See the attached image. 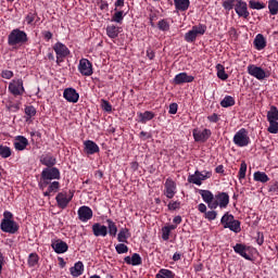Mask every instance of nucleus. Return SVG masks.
I'll use <instances>...</instances> for the list:
<instances>
[{"label":"nucleus","mask_w":278,"mask_h":278,"mask_svg":"<svg viewBox=\"0 0 278 278\" xmlns=\"http://www.w3.org/2000/svg\"><path fill=\"white\" fill-rule=\"evenodd\" d=\"M93 216L92 208L90 206L83 205L78 208V218L81 223H88Z\"/></svg>","instance_id":"17"},{"label":"nucleus","mask_w":278,"mask_h":278,"mask_svg":"<svg viewBox=\"0 0 278 278\" xmlns=\"http://www.w3.org/2000/svg\"><path fill=\"white\" fill-rule=\"evenodd\" d=\"M220 224L223 225L224 229H229L230 231H233V233H240L242 231L240 220L236 219V217L229 214V212L223 215Z\"/></svg>","instance_id":"3"},{"label":"nucleus","mask_w":278,"mask_h":278,"mask_svg":"<svg viewBox=\"0 0 278 278\" xmlns=\"http://www.w3.org/2000/svg\"><path fill=\"white\" fill-rule=\"evenodd\" d=\"M63 98L65 101H68V103H77V101H79V93L75 88H66L63 91Z\"/></svg>","instance_id":"22"},{"label":"nucleus","mask_w":278,"mask_h":278,"mask_svg":"<svg viewBox=\"0 0 278 278\" xmlns=\"http://www.w3.org/2000/svg\"><path fill=\"white\" fill-rule=\"evenodd\" d=\"M229 205V193L227 192H217L215 194V200L213 202V210L220 207V210H226Z\"/></svg>","instance_id":"9"},{"label":"nucleus","mask_w":278,"mask_h":278,"mask_svg":"<svg viewBox=\"0 0 278 278\" xmlns=\"http://www.w3.org/2000/svg\"><path fill=\"white\" fill-rule=\"evenodd\" d=\"M216 71L218 79H222V81H227V79H229V75L225 72V66L223 64H217Z\"/></svg>","instance_id":"34"},{"label":"nucleus","mask_w":278,"mask_h":278,"mask_svg":"<svg viewBox=\"0 0 278 278\" xmlns=\"http://www.w3.org/2000/svg\"><path fill=\"white\" fill-rule=\"evenodd\" d=\"M191 29H193V31L198 36H203L205 34V31H207V26L205 24H199V25L192 26Z\"/></svg>","instance_id":"40"},{"label":"nucleus","mask_w":278,"mask_h":278,"mask_svg":"<svg viewBox=\"0 0 278 278\" xmlns=\"http://www.w3.org/2000/svg\"><path fill=\"white\" fill-rule=\"evenodd\" d=\"M267 121H278V109L275 105L270 106V110L267 112Z\"/></svg>","instance_id":"38"},{"label":"nucleus","mask_w":278,"mask_h":278,"mask_svg":"<svg viewBox=\"0 0 278 278\" xmlns=\"http://www.w3.org/2000/svg\"><path fill=\"white\" fill-rule=\"evenodd\" d=\"M99 151H101V149L97 142L92 140L84 141V153H86V155H94V153H99Z\"/></svg>","instance_id":"20"},{"label":"nucleus","mask_w":278,"mask_h":278,"mask_svg":"<svg viewBox=\"0 0 278 278\" xmlns=\"http://www.w3.org/2000/svg\"><path fill=\"white\" fill-rule=\"evenodd\" d=\"M51 247L54 253H58V255H62V253H66V251H68V243L61 239L52 240Z\"/></svg>","instance_id":"18"},{"label":"nucleus","mask_w":278,"mask_h":278,"mask_svg":"<svg viewBox=\"0 0 278 278\" xmlns=\"http://www.w3.org/2000/svg\"><path fill=\"white\" fill-rule=\"evenodd\" d=\"M268 192L270 194L278 195V181L277 180L269 182V185H268Z\"/></svg>","instance_id":"50"},{"label":"nucleus","mask_w":278,"mask_h":278,"mask_svg":"<svg viewBox=\"0 0 278 278\" xmlns=\"http://www.w3.org/2000/svg\"><path fill=\"white\" fill-rule=\"evenodd\" d=\"M177 110H179V105L177 103H170L169 104V114H177Z\"/></svg>","instance_id":"62"},{"label":"nucleus","mask_w":278,"mask_h":278,"mask_svg":"<svg viewBox=\"0 0 278 278\" xmlns=\"http://www.w3.org/2000/svg\"><path fill=\"white\" fill-rule=\"evenodd\" d=\"M123 18H125V11H117L113 14L111 22L112 23H123Z\"/></svg>","instance_id":"43"},{"label":"nucleus","mask_w":278,"mask_h":278,"mask_svg":"<svg viewBox=\"0 0 278 278\" xmlns=\"http://www.w3.org/2000/svg\"><path fill=\"white\" fill-rule=\"evenodd\" d=\"M38 262H40V256L38 255V253H30L28 255L27 264L29 268L38 266Z\"/></svg>","instance_id":"35"},{"label":"nucleus","mask_w":278,"mask_h":278,"mask_svg":"<svg viewBox=\"0 0 278 278\" xmlns=\"http://www.w3.org/2000/svg\"><path fill=\"white\" fill-rule=\"evenodd\" d=\"M78 71L84 77H90V75L93 73L92 63L88 59H80Z\"/></svg>","instance_id":"13"},{"label":"nucleus","mask_w":278,"mask_h":278,"mask_svg":"<svg viewBox=\"0 0 278 278\" xmlns=\"http://www.w3.org/2000/svg\"><path fill=\"white\" fill-rule=\"evenodd\" d=\"M129 238H131V232H129V228H121L119 232L117 233V241L129 244Z\"/></svg>","instance_id":"28"},{"label":"nucleus","mask_w":278,"mask_h":278,"mask_svg":"<svg viewBox=\"0 0 278 278\" xmlns=\"http://www.w3.org/2000/svg\"><path fill=\"white\" fill-rule=\"evenodd\" d=\"M222 108H233L236 105V99L231 96H226L222 101H220Z\"/></svg>","instance_id":"36"},{"label":"nucleus","mask_w":278,"mask_h":278,"mask_svg":"<svg viewBox=\"0 0 278 278\" xmlns=\"http://www.w3.org/2000/svg\"><path fill=\"white\" fill-rule=\"evenodd\" d=\"M207 121H210V123H218V121H220V115L213 113L212 115L207 116Z\"/></svg>","instance_id":"61"},{"label":"nucleus","mask_w":278,"mask_h":278,"mask_svg":"<svg viewBox=\"0 0 278 278\" xmlns=\"http://www.w3.org/2000/svg\"><path fill=\"white\" fill-rule=\"evenodd\" d=\"M192 81H194V76L188 75V73L186 72L179 73L174 77V84L176 86H181L184 84H192Z\"/></svg>","instance_id":"19"},{"label":"nucleus","mask_w":278,"mask_h":278,"mask_svg":"<svg viewBox=\"0 0 278 278\" xmlns=\"http://www.w3.org/2000/svg\"><path fill=\"white\" fill-rule=\"evenodd\" d=\"M198 36L199 35L195 31H193V29L191 28L189 31L185 34V40L186 42H195Z\"/></svg>","instance_id":"41"},{"label":"nucleus","mask_w":278,"mask_h":278,"mask_svg":"<svg viewBox=\"0 0 278 278\" xmlns=\"http://www.w3.org/2000/svg\"><path fill=\"white\" fill-rule=\"evenodd\" d=\"M233 7H236V4L233 3V1H224L223 2V8H225V10H233Z\"/></svg>","instance_id":"64"},{"label":"nucleus","mask_w":278,"mask_h":278,"mask_svg":"<svg viewBox=\"0 0 278 278\" xmlns=\"http://www.w3.org/2000/svg\"><path fill=\"white\" fill-rule=\"evenodd\" d=\"M253 179L254 181H260V184H268V181H270V177L264 172H255Z\"/></svg>","instance_id":"33"},{"label":"nucleus","mask_w":278,"mask_h":278,"mask_svg":"<svg viewBox=\"0 0 278 278\" xmlns=\"http://www.w3.org/2000/svg\"><path fill=\"white\" fill-rule=\"evenodd\" d=\"M250 8L252 10H264V8H266V3L260 1H250Z\"/></svg>","instance_id":"49"},{"label":"nucleus","mask_w":278,"mask_h":278,"mask_svg":"<svg viewBox=\"0 0 278 278\" xmlns=\"http://www.w3.org/2000/svg\"><path fill=\"white\" fill-rule=\"evenodd\" d=\"M167 207L170 212H175V210H179V207H181V202L179 201L169 202Z\"/></svg>","instance_id":"56"},{"label":"nucleus","mask_w":278,"mask_h":278,"mask_svg":"<svg viewBox=\"0 0 278 278\" xmlns=\"http://www.w3.org/2000/svg\"><path fill=\"white\" fill-rule=\"evenodd\" d=\"M232 142L233 144H236V147H240V148L249 147L251 142V137H249V131L245 128L239 129L235 134Z\"/></svg>","instance_id":"4"},{"label":"nucleus","mask_w":278,"mask_h":278,"mask_svg":"<svg viewBox=\"0 0 278 278\" xmlns=\"http://www.w3.org/2000/svg\"><path fill=\"white\" fill-rule=\"evenodd\" d=\"M124 262L128 266H141L142 256H140L138 253H134L131 256H125Z\"/></svg>","instance_id":"26"},{"label":"nucleus","mask_w":278,"mask_h":278,"mask_svg":"<svg viewBox=\"0 0 278 278\" xmlns=\"http://www.w3.org/2000/svg\"><path fill=\"white\" fill-rule=\"evenodd\" d=\"M11 155H12V149H10V147L8 146L0 144V157H3L5 160Z\"/></svg>","instance_id":"42"},{"label":"nucleus","mask_w":278,"mask_h":278,"mask_svg":"<svg viewBox=\"0 0 278 278\" xmlns=\"http://www.w3.org/2000/svg\"><path fill=\"white\" fill-rule=\"evenodd\" d=\"M164 194L167 199H173L177 194V182L173 178H167L164 184Z\"/></svg>","instance_id":"15"},{"label":"nucleus","mask_w":278,"mask_h":278,"mask_svg":"<svg viewBox=\"0 0 278 278\" xmlns=\"http://www.w3.org/2000/svg\"><path fill=\"white\" fill-rule=\"evenodd\" d=\"M175 8L179 12H186L190 8V1H175Z\"/></svg>","instance_id":"39"},{"label":"nucleus","mask_w":278,"mask_h":278,"mask_svg":"<svg viewBox=\"0 0 278 278\" xmlns=\"http://www.w3.org/2000/svg\"><path fill=\"white\" fill-rule=\"evenodd\" d=\"M56 205L60 210H66L68 207V203L73 201V193L68 197L66 191L59 192L55 197Z\"/></svg>","instance_id":"12"},{"label":"nucleus","mask_w":278,"mask_h":278,"mask_svg":"<svg viewBox=\"0 0 278 278\" xmlns=\"http://www.w3.org/2000/svg\"><path fill=\"white\" fill-rule=\"evenodd\" d=\"M199 194L202 198V200L204 201V203H206L208 210H214V201H215L216 195H214V193H212V191L203 190V189L199 190Z\"/></svg>","instance_id":"16"},{"label":"nucleus","mask_w":278,"mask_h":278,"mask_svg":"<svg viewBox=\"0 0 278 278\" xmlns=\"http://www.w3.org/2000/svg\"><path fill=\"white\" fill-rule=\"evenodd\" d=\"M192 136L194 142L205 143L210 138H212V130L210 128H204L203 130L195 128L192 130Z\"/></svg>","instance_id":"10"},{"label":"nucleus","mask_w":278,"mask_h":278,"mask_svg":"<svg viewBox=\"0 0 278 278\" xmlns=\"http://www.w3.org/2000/svg\"><path fill=\"white\" fill-rule=\"evenodd\" d=\"M36 16H38V13L29 12L25 17L27 25H34V22L36 21Z\"/></svg>","instance_id":"53"},{"label":"nucleus","mask_w":278,"mask_h":278,"mask_svg":"<svg viewBox=\"0 0 278 278\" xmlns=\"http://www.w3.org/2000/svg\"><path fill=\"white\" fill-rule=\"evenodd\" d=\"M247 177V162H242L240 164V168H239V173H238V178H239V181H242V179H245Z\"/></svg>","instance_id":"44"},{"label":"nucleus","mask_w":278,"mask_h":278,"mask_svg":"<svg viewBox=\"0 0 278 278\" xmlns=\"http://www.w3.org/2000/svg\"><path fill=\"white\" fill-rule=\"evenodd\" d=\"M155 118V113L151 111H146V112H138L137 113V122L141 123V125H147L149 121H153Z\"/></svg>","instance_id":"24"},{"label":"nucleus","mask_w":278,"mask_h":278,"mask_svg":"<svg viewBox=\"0 0 278 278\" xmlns=\"http://www.w3.org/2000/svg\"><path fill=\"white\" fill-rule=\"evenodd\" d=\"M10 220H14V214H12V212L10 211H4L1 223H8Z\"/></svg>","instance_id":"55"},{"label":"nucleus","mask_w":278,"mask_h":278,"mask_svg":"<svg viewBox=\"0 0 278 278\" xmlns=\"http://www.w3.org/2000/svg\"><path fill=\"white\" fill-rule=\"evenodd\" d=\"M13 146L15 151H25L29 147V140L25 136H16Z\"/></svg>","instance_id":"23"},{"label":"nucleus","mask_w":278,"mask_h":278,"mask_svg":"<svg viewBox=\"0 0 278 278\" xmlns=\"http://www.w3.org/2000/svg\"><path fill=\"white\" fill-rule=\"evenodd\" d=\"M93 236L96 238L102 237L105 238L108 236V227L105 225H101L100 223H96L91 227Z\"/></svg>","instance_id":"25"},{"label":"nucleus","mask_w":278,"mask_h":278,"mask_svg":"<svg viewBox=\"0 0 278 278\" xmlns=\"http://www.w3.org/2000/svg\"><path fill=\"white\" fill-rule=\"evenodd\" d=\"M115 251L118 255H123L129 252V247H127L125 243H118L115 245Z\"/></svg>","instance_id":"45"},{"label":"nucleus","mask_w":278,"mask_h":278,"mask_svg":"<svg viewBox=\"0 0 278 278\" xmlns=\"http://www.w3.org/2000/svg\"><path fill=\"white\" fill-rule=\"evenodd\" d=\"M108 224V233L111 236V238H116V233H118V227L116 226V223L112 219H106Z\"/></svg>","instance_id":"32"},{"label":"nucleus","mask_w":278,"mask_h":278,"mask_svg":"<svg viewBox=\"0 0 278 278\" xmlns=\"http://www.w3.org/2000/svg\"><path fill=\"white\" fill-rule=\"evenodd\" d=\"M147 58H149L150 60H155V51L153 50V48H147Z\"/></svg>","instance_id":"63"},{"label":"nucleus","mask_w":278,"mask_h":278,"mask_svg":"<svg viewBox=\"0 0 278 278\" xmlns=\"http://www.w3.org/2000/svg\"><path fill=\"white\" fill-rule=\"evenodd\" d=\"M29 42V37L25 30L15 28L11 30L8 36V45L12 49H18V47H25Z\"/></svg>","instance_id":"1"},{"label":"nucleus","mask_w":278,"mask_h":278,"mask_svg":"<svg viewBox=\"0 0 278 278\" xmlns=\"http://www.w3.org/2000/svg\"><path fill=\"white\" fill-rule=\"evenodd\" d=\"M49 192H51L52 194L58 192V190H60V181H50V184L47 186Z\"/></svg>","instance_id":"47"},{"label":"nucleus","mask_w":278,"mask_h":278,"mask_svg":"<svg viewBox=\"0 0 278 278\" xmlns=\"http://www.w3.org/2000/svg\"><path fill=\"white\" fill-rule=\"evenodd\" d=\"M53 51L56 54V64H60V62H64V58L71 54V50H68V47L60 41L54 43Z\"/></svg>","instance_id":"8"},{"label":"nucleus","mask_w":278,"mask_h":278,"mask_svg":"<svg viewBox=\"0 0 278 278\" xmlns=\"http://www.w3.org/2000/svg\"><path fill=\"white\" fill-rule=\"evenodd\" d=\"M70 273L72 277H81V275H84V263L81 261L75 263L74 266L70 268Z\"/></svg>","instance_id":"29"},{"label":"nucleus","mask_w":278,"mask_h":278,"mask_svg":"<svg viewBox=\"0 0 278 278\" xmlns=\"http://www.w3.org/2000/svg\"><path fill=\"white\" fill-rule=\"evenodd\" d=\"M0 229L4 233H18V229H21V226H18V223H16L14 219L10 222H1L0 223Z\"/></svg>","instance_id":"14"},{"label":"nucleus","mask_w":278,"mask_h":278,"mask_svg":"<svg viewBox=\"0 0 278 278\" xmlns=\"http://www.w3.org/2000/svg\"><path fill=\"white\" fill-rule=\"evenodd\" d=\"M155 278H175V273L170 269H160Z\"/></svg>","instance_id":"37"},{"label":"nucleus","mask_w":278,"mask_h":278,"mask_svg":"<svg viewBox=\"0 0 278 278\" xmlns=\"http://www.w3.org/2000/svg\"><path fill=\"white\" fill-rule=\"evenodd\" d=\"M269 127L267 128V131L269 134H278V122L276 121H269Z\"/></svg>","instance_id":"51"},{"label":"nucleus","mask_w":278,"mask_h":278,"mask_svg":"<svg viewBox=\"0 0 278 278\" xmlns=\"http://www.w3.org/2000/svg\"><path fill=\"white\" fill-rule=\"evenodd\" d=\"M25 114H26V121H29V118H33V116L36 114V108L34 105H29L25 108Z\"/></svg>","instance_id":"52"},{"label":"nucleus","mask_w":278,"mask_h":278,"mask_svg":"<svg viewBox=\"0 0 278 278\" xmlns=\"http://www.w3.org/2000/svg\"><path fill=\"white\" fill-rule=\"evenodd\" d=\"M248 73L251 75V77H255V79H258V81H263V79H267V77H270V72L264 71V68L255 64L248 65Z\"/></svg>","instance_id":"6"},{"label":"nucleus","mask_w":278,"mask_h":278,"mask_svg":"<svg viewBox=\"0 0 278 278\" xmlns=\"http://www.w3.org/2000/svg\"><path fill=\"white\" fill-rule=\"evenodd\" d=\"M254 47L257 51L266 49V38L262 34H257L254 38Z\"/></svg>","instance_id":"30"},{"label":"nucleus","mask_w":278,"mask_h":278,"mask_svg":"<svg viewBox=\"0 0 278 278\" xmlns=\"http://www.w3.org/2000/svg\"><path fill=\"white\" fill-rule=\"evenodd\" d=\"M101 103L102 110H104V112H112V104L108 100L102 99Z\"/></svg>","instance_id":"59"},{"label":"nucleus","mask_w":278,"mask_h":278,"mask_svg":"<svg viewBox=\"0 0 278 278\" xmlns=\"http://www.w3.org/2000/svg\"><path fill=\"white\" fill-rule=\"evenodd\" d=\"M211 177H212V172L195 170L194 174L189 175L188 181H189V184H194L195 186H201L203 184V181H205L206 179H210Z\"/></svg>","instance_id":"7"},{"label":"nucleus","mask_w":278,"mask_h":278,"mask_svg":"<svg viewBox=\"0 0 278 278\" xmlns=\"http://www.w3.org/2000/svg\"><path fill=\"white\" fill-rule=\"evenodd\" d=\"M9 112H18L21 110V105L18 103H9L8 105Z\"/></svg>","instance_id":"60"},{"label":"nucleus","mask_w":278,"mask_h":278,"mask_svg":"<svg viewBox=\"0 0 278 278\" xmlns=\"http://www.w3.org/2000/svg\"><path fill=\"white\" fill-rule=\"evenodd\" d=\"M218 216V213L214 210L212 211H207L205 214H204V218H206V220H216V217Z\"/></svg>","instance_id":"54"},{"label":"nucleus","mask_w":278,"mask_h":278,"mask_svg":"<svg viewBox=\"0 0 278 278\" xmlns=\"http://www.w3.org/2000/svg\"><path fill=\"white\" fill-rule=\"evenodd\" d=\"M268 10H269V14H271V16H276V14L278 13V1H269Z\"/></svg>","instance_id":"46"},{"label":"nucleus","mask_w":278,"mask_h":278,"mask_svg":"<svg viewBox=\"0 0 278 278\" xmlns=\"http://www.w3.org/2000/svg\"><path fill=\"white\" fill-rule=\"evenodd\" d=\"M121 34V27L112 24L106 26V36L112 40L116 39V37Z\"/></svg>","instance_id":"31"},{"label":"nucleus","mask_w":278,"mask_h":278,"mask_svg":"<svg viewBox=\"0 0 278 278\" xmlns=\"http://www.w3.org/2000/svg\"><path fill=\"white\" fill-rule=\"evenodd\" d=\"M162 238L165 241L170 240V230L167 226L162 228Z\"/></svg>","instance_id":"57"},{"label":"nucleus","mask_w":278,"mask_h":278,"mask_svg":"<svg viewBox=\"0 0 278 278\" xmlns=\"http://www.w3.org/2000/svg\"><path fill=\"white\" fill-rule=\"evenodd\" d=\"M8 90L11 94H13V97H23V94H25V86L23 84V78L12 79L9 84Z\"/></svg>","instance_id":"5"},{"label":"nucleus","mask_w":278,"mask_h":278,"mask_svg":"<svg viewBox=\"0 0 278 278\" xmlns=\"http://www.w3.org/2000/svg\"><path fill=\"white\" fill-rule=\"evenodd\" d=\"M39 161H40V164H42L43 166H47L48 168H53V166H55V164L58 163L55 157L51 154H42Z\"/></svg>","instance_id":"27"},{"label":"nucleus","mask_w":278,"mask_h":278,"mask_svg":"<svg viewBox=\"0 0 278 278\" xmlns=\"http://www.w3.org/2000/svg\"><path fill=\"white\" fill-rule=\"evenodd\" d=\"M1 77H2V79H12V77H14V72L9 71V70H3L1 72Z\"/></svg>","instance_id":"58"},{"label":"nucleus","mask_w":278,"mask_h":278,"mask_svg":"<svg viewBox=\"0 0 278 278\" xmlns=\"http://www.w3.org/2000/svg\"><path fill=\"white\" fill-rule=\"evenodd\" d=\"M235 12H237L238 16L242 18H249V8L247 5V2L244 1H237L235 4Z\"/></svg>","instance_id":"21"},{"label":"nucleus","mask_w":278,"mask_h":278,"mask_svg":"<svg viewBox=\"0 0 278 278\" xmlns=\"http://www.w3.org/2000/svg\"><path fill=\"white\" fill-rule=\"evenodd\" d=\"M157 27L161 31H168L170 29V25L166 20L159 21Z\"/></svg>","instance_id":"48"},{"label":"nucleus","mask_w":278,"mask_h":278,"mask_svg":"<svg viewBox=\"0 0 278 278\" xmlns=\"http://www.w3.org/2000/svg\"><path fill=\"white\" fill-rule=\"evenodd\" d=\"M53 179H61L60 169L58 167L43 168L38 182L39 189L45 190Z\"/></svg>","instance_id":"2"},{"label":"nucleus","mask_w":278,"mask_h":278,"mask_svg":"<svg viewBox=\"0 0 278 278\" xmlns=\"http://www.w3.org/2000/svg\"><path fill=\"white\" fill-rule=\"evenodd\" d=\"M232 249L235 253H237V255H240L244 260H248V262H253V257L248 254L251 253V251H253L252 247L242 243H237L235 247H232Z\"/></svg>","instance_id":"11"}]
</instances>
